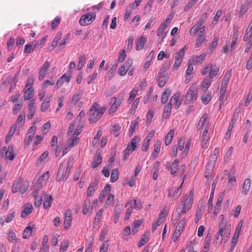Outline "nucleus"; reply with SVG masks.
Returning a JSON list of instances; mask_svg holds the SVG:
<instances>
[{"label":"nucleus","instance_id":"nucleus-1","mask_svg":"<svg viewBox=\"0 0 252 252\" xmlns=\"http://www.w3.org/2000/svg\"><path fill=\"white\" fill-rule=\"evenodd\" d=\"M193 193L191 191L189 195L186 194L181 198L177 208V211L179 210V215L186 214L191 209L193 202Z\"/></svg>","mask_w":252,"mask_h":252},{"label":"nucleus","instance_id":"nucleus-2","mask_svg":"<svg viewBox=\"0 0 252 252\" xmlns=\"http://www.w3.org/2000/svg\"><path fill=\"white\" fill-rule=\"evenodd\" d=\"M106 110L105 107H100L97 103H94L90 109V117L89 121L90 123L97 121L102 116Z\"/></svg>","mask_w":252,"mask_h":252},{"label":"nucleus","instance_id":"nucleus-3","mask_svg":"<svg viewBox=\"0 0 252 252\" xmlns=\"http://www.w3.org/2000/svg\"><path fill=\"white\" fill-rule=\"evenodd\" d=\"M96 18V15L93 12L87 13L82 15L79 20V23L82 26L89 25L94 21Z\"/></svg>","mask_w":252,"mask_h":252},{"label":"nucleus","instance_id":"nucleus-4","mask_svg":"<svg viewBox=\"0 0 252 252\" xmlns=\"http://www.w3.org/2000/svg\"><path fill=\"white\" fill-rule=\"evenodd\" d=\"M5 154L6 159L12 161L15 158L13 148L12 145L8 146L7 149L3 147L0 151V157H3Z\"/></svg>","mask_w":252,"mask_h":252},{"label":"nucleus","instance_id":"nucleus-5","mask_svg":"<svg viewBox=\"0 0 252 252\" xmlns=\"http://www.w3.org/2000/svg\"><path fill=\"white\" fill-rule=\"evenodd\" d=\"M28 188V186L22 184L21 179H18L13 184L12 191L14 193L20 191L21 193H23L27 190Z\"/></svg>","mask_w":252,"mask_h":252},{"label":"nucleus","instance_id":"nucleus-6","mask_svg":"<svg viewBox=\"0 0 252 252\" xmlns=\"http://www.w3.org/2000/svg\"><path fill=\"white\" fill-rule=\"evenodd\" d=\"M183 184V182L179 187L175 188L174 191H173V187H170L168 189V197L171 198L174 200H177L182 193V187Z\"/></svg>","mask_w":252,"mask_h":252},{"label":"nucleus","instance_id":"nucleus-7","mask_svg":"<svg viewBox=\"0 0 252 252\" xmlns=\"http://www.w3.org/2000/svg\"><path fill=\"white\" fill-rule=\"evenodd\" d=\"M197 90L193 87H190L187 91L186 99L191 102H194L197 100Z\"/></svg>","mask_w":252,"mask_h":252},{"label":"nucleus","instance_id":"nucleus-8","mask_svg":"<svg viewBox=\"0 0 252 252\" xmlns=\"http://www.w3.org/2000/svg\"><path fill=\"white\" fill-rule=\"evenodd\" d=\"M72 219V212L70 210H66L64 213L63 226L65 229H68L71 224Z\"/></svg>","mask_w":252,"mask_h":252},{"label":"nucleus","instance_id":"nucleus-9","mask_svg":"<svg viewBox=\"0 0 252 252\" xmlns=\"http://www.w3.org/2000/svg\"><path fill=\"white\" fill-rule=\"evenodd\" d=\"M181 94L180 92H177L170 99L169 102H171V104H174V108L176 109H179L180 107L182 102V99H180Z\"/></svg>","mask_w":252,"mask_h":252},{"label":"nucleus","instance_id":"nucleus-10","mask_svg":"<svg viewBox=\"0 0 252 252\" xmlns=\"http://www.w3.org/2000/svg\"><path fill=\"white\" fill-rule=\"evenodd\" d=\"M209 126L208 124H206L205 126V129L203 130V131L201 132L200 138L201 140V147L203 148L206 144L207 143L209 139V135L208 133V130Z\"/></svg>","mask_w":252,"mask_h":252},{"label":"nucleus","instance_id":"nucleus-11","mask_svg":"<svg viewBox=\"0 0 252 252\" xmlns=\"http://www.w3.org/2000/svg\"><path fill=\"white\" fill-rule=\"evenodd\" d=\"M226 227L225 223L222 221L220 223L219 226V230L216 234V239L217 243L221 244L223 239V233Z\"/></svg>","mask_w":252,"mask_h":252},{"label":"nucleus","instance_id":"nucleus-12","mask_svg":"<svg viewBox=\"0 0 252 252\" xmlns=\"http://www.w3.org/2000/svg\"><path fill=\"white\" fill-rule=\"evenodd\" d=\"M50 63L47 61H45L39 71L38 79L42 80L46 76L48 69L50 66Z\"/></svg>","mask_w":252,"mask_h":252},{"label":"nucleus","instance_id":"nucleus-13","mask_svg":"<svg viewBox=\"0 0 252 252\" xmlns=\"http://www.w3.org/2000/svg\"><path fill=\"white\" fill-rule=\"evenodd\" d=\"M98 182L97 180L92 181L90 183L86 191V195L87 196H92L93 195L94 192L98 189Z\"/></svg>","mask_w":252,"mask_h":252},{"label":"nucleus","instance_id":"nucleus-14","mask_svg":"<svg viewBox=\"0 0 252 252\" xmlns=\"http://www.w3.org/2000/svg\"><path fill=\"white\" fill-rule=\"evenodd\" d=\"M122 103H121L116 97L114 96L111 98V107L109 110V114H112L115 112H116L118 109V108L121 105Z\"/></svg>","mask_w":252,"mask_h":252},{"label":"nucleus","instance_id":"nucleus-15","mask_svg":"<svg viewBox=\"0 0 252 252\" xmlns=\"http://www.w3.org/2000/svg\"><path fill=\"white\" fill-rule=\"evenodd\" d=\"M205 26H201L197 23L192 26L189 31L191 35H195L197 32L200 33H203L205 31Z\"/></svg>","mask_w":252,"mask_h":252},{"label":"nucleus","instance_id":"nucleus-16","mask_svg":"<svg viewBox=\"0 0 252 252\" xmlns=\"http://www.w3.org/2000/svg\"><path fill=\"white\" fill-rule=\"evenodd\" d=\"M102 162V157L100 153L97 151L96 152L94 159L92 163V167L94 168L97 167Z\"/></svg>","mask_w":252,"mask_h":252},{"label":"nucleus","instance_id":"nucleus-17","mask_svg":"<svg viewBox=\"0 0 252 252\" xmlns=\"http://www.w3.org/2000/svg\"><path fill=\"white\" fill-rule=\"evenodd\" d=\"M33 210V207L31 203H26L24 207V210L21 212V216L22 218H25L30 215Z\"/></svg>","mask_w":252,"mask_h":252},{"label":"nucleus","instance_id":"nucleus-18","mask_svg":"<svg viewBox=\"0 0 252 252\" xmlns=\"http://www.w3.org/2000/svg\"><path fill=\"white\" fill-rule=\"evenodd\" d=\"M173 104L171 102H169L164 107L162 113V118L164 119H168L171 114L172 107Z\"/></svg>","mask_w":252,"mask_h":252},{"label":"nucleus","instance_id":"nucleus-19","mask_svg":"<svg viewBox=\"0 0 252 252\" xmlns=\"http://www.w3.org/2000/svg\"><path fill=\"white\" fill-rule=\"evenodd\" d=\"M161 141L158 139L154 145V151L152 153V157L154 159L157 158L160 150Z\"/></svg>","mask_w":252,"mask_h":252},{"label":"nucleus","instance_id":"nucleus-20","mask_svg":"<svg viewBox=\"0 0 252 252\" xmlns=\"http://www.w3.org/2000/svg\"><path fill=\"white\" fill-rule=\"evenodd\" d=\"M168 79V76L167 75H159L157 76V80L158 82V85L159 87H163L165 85Z\"/></svg>","mask_w":252,"mask_h":252},{"label":"nucleus","instance_id":"nucleus-21","mask_svg":"<svg viewBox=\"0 0 252 252\" xmlns=\"http://www.w3.org/2000/svg\"><path fill=\"white\" fill-rule=\"evenodd\" d=\"M251 186V181L250 179H246L243 183L242 187V193L245 195H247L250 189Z\"/></svg>","mask_w":252,"mask_h":252},{"label":"nucleus","instance_id":"nucleus-22","mask_svg":"<svg viewBox=\"0 0 252 252\" xmlns=\"http://www.w3.org/2000/svg\"><path fill=\"white\" fill-rule=\"evenodd\" d=\"M147 41V38L144 36H141L136 41V50H139L142 49Z\"/></svg>","mask_w":252,"mask_h":252},{"label":"nucleus","instance_id":"nucleus-23","mask_svg":"<svg viewBox=\"0 0 252 252\" xmlns=\"http://www.w3.org/2000/svg\"><path fill=\"white\" fill-rule=\"evenodd\" d=\"M23 93L24 94V99L25 100L31 99L34 94V90L32 88H25L23 90Z\"/></svg>","mask_w":252,"mask_h":252},{"label":"nucleus","instance_id":"nucleus-24","mask_svg":"<svg viewBox=\"0 0 252 252\" xmlns=\"http://www.w3.org/2000/svg\"><path fill=\"white\" fill-rule=\"evenodd\" d=\"M7 239L11 243H18L20 239L16 237V235L12 230H10L7 234Z\"/></svg>","mask_w":252,"mask_h":252},{"label":"nucleus","instance_id":"nucleus-25","mask_svg":"<svg viewBox=\"0 0 252 252\" xmlns=\"http://www.w3.org/2000/svg\"><path fill=\"white\" fill-rule=\"evenodd\" d=\"M79 141V138L76 136H72V137L67 141V147L65 150H70L72 147L76 146Z\"/></svg>","mask_w":252,"mask_h":252},{"label":"nucleus","instance_id":"nucleus-26","mask_svg":"<svg viewBox=\"0 0 252 252\" xmlns=\"http://www.w3.org/2000/svg\"><path fill=\"white\" fill-rule=\"evenodd\" d=\"M35 104V100L33 99H32L30 101V103L29 105V113L28 115V119H32L35 112V107L34 106Z\"/></svg>","mask_w":252,"mask_h":252},{"label":"nucleus","instance_id":"nucleus-27","mask_svg":"<svg viewBox=\"0 0 252 252\" xmlns=\"http://www.w3.org/2000/svg\"><path fill=\"white\" fill-rule=\"evenodd\" d=\"M37 46V43L35 41L30 42L25 46L24 52L25 53H30L35 49Z\"/></svg>","mask_w":252,"mask_h":252},{"label":"nucleus","instance_id":"nucleus-28","mask_svg":"<svg viewBox=\"0 0 252 252\" xmlns=\"http://www.w3.org/2000/svg\"><path fill=\"white\" fill-rule=\"evenodd\" d=\"M139 141V138L137 136H134L131 139L130 142L127 144V147L134 151L137 148Z\"/></svg>","mask_w":252,"mask_h":252},{"label":"nucleus","instance_id":"nucleus-29","mask_svg":"<svg viewBox=\"0 0 252 252\" xmlns=\"http://www.w3.org/2000/svg\"><path fill=\"white\" fill-rule=\"evenodd\" d=\"M43 194L46 196L43 203V207L45 209H47L50 207L51 203L53 201V198L51 195H46L45 191H43Z\"/></svg>","mask_w":252,"mask_h":252},{"label":"nucleus","instance_id":"nucleus-30","mask_svg":"<svg viewBox=\"0 0 252 252\" xmlns=\"http://www.w3.org/2000/svg\"><path fill=\"white\" fill-rule=\"evenodd\" d=\"M70 170H71V168H70V166H67L66 167V170H65V172L64 173V174L63 175V177H60V174L62 172V169L60 168L59 169V171H58V176H57V179L60 181L62 179H63V181H66L69 175V173H70Z\"/></svg>","mask_w":252,"mask_h":252},{"label":"nucleus","instance_id":"nucleus-31","mask_svg":"<svg viewBox=\"0 0 252 252\" xmlns=\"http://www.w3.org/2000/svg\"><path fill=\"white\" fill-rule=\"evenodd\" d=\"M171 94V91L169 89H166L164 91L161 96V102L162 104L167 103Z\"/></svg>","mask_w":252,"mask_h":252},{"label":"nucleus","instance_id":"nucleus-32","mask_svg":"<svg viewBox=\"0 0 252 252\" xmlns=\"http://www.w3.org/2000/svg\"><path fill=\"white\" fill-rule=\"evenodd\" d=\"M83 94L84 91L82 90L79 91L75 93L73 95L70 103L71 104H76L80 100Z\"/></svg>","mask_w":252,"mask_h":252},{"label":"nucleus","instance_id":"nucleus-33","mask_svg":"<svg viewBox=\"0 0 252 252\" xmlns=\"http://www.w3.org/2000/svg\"><path fill=\"white\" fill-rule=\"evenodd\" d=\"M130 205L133 207V209L139 210L142 208V203L141 202H137L136 199L133 200L129 201L126 203V207H127Z\"/></svg>","mask_w":252,"mask_h":252},{"label":"nucleus","instance_id":"nucleus-34","mask_svg":"<svg viewBox=\"0 0 252 252\" xmlns=\"http://www.w3.org/2000/svg\"><path fill=\"white\" fill-rule=\"evenodd\" d=\"M174 135V130L170 129L165 137L164 142L166 145H169L171 144Z\"/></svg>","mask_w":252,"mask_h":252},{"label":"nucleus","instance_id":"nucleus-35","mask_svg":"<svg viewBox=\"0 0 252 252\" xmlns=\"http://www.w3.org/2000/svg\"><path fill=\"white\" fill-rule=\"evenodd\" d=\"M48 241V237L47 235H44L42 241V246L40 248V252H47L49 249V246L47 245Z\"/></svg>","mask_w":252,"mask_h":252},{"label":"nucleus","instance_id":"nucleus-36","mask_svg":"<svg viewBox=\"0 0 252 252\" xmlns=\"http://www.w3.org/2000/svg\"><path fill=\"white\" fill-rule=\"evenodd\" d=\"M212 99V95L210 93L207 91L204 92V94L201 96L202 102L206 105L209 103Z\"/></svg>","mask_w":252,"mask_h":252},{"label":"nucleus","instance_id":"nucleus-37","mask_svg":"<svg viewBox=\"0 0 252 252\" xmlns=\"http://www.w3.org/2000/svg\"><path fill=\"white\" fill-rule=\"evenodd\" d=\"M138 92V90L137 88H134L129 93V96L127 99V103L130 104L133 101L136 95Z\"/></svg>","mask_w":252,"mask_h":252},{"label":"nucleus","instance_id":"nucleus-38","mask_svg":"<svg viewBox=\"0 0 252 252\" xmlns=\"http://www.w3.org/2000/svg\"><path fill=\"white\" fill-rule=\"evenodd\" d=\"M211 84V79L208 78H205L203 79L201 84V88L203 90L204 92H206L210 86Z\"/></svg>","mask_w":252,"mask_h":252},{"label":"nucleus","instance_id":"nucleus-39","mask_svg":"<svg viewBox=\"0 0 252 252\" xmlns=\"http://www.w3.org/2000/svg\"><path fill=\"white\" fill-rule=\"evenodd\" d=\"M121 126L119 124H115L112 126L110 129V132L112 134L114 135L115 137L119 136Z\"/></svg>","mask_w":252,"mask_h":252},{"label":"nucleus","instance_id":"nucleus-40","mask_svg":"<svg viewBox=\"0 0 252 252\" xmlns=\"http://www.w3.org/2000/svg\"><path fill=\"white\" fill-rule=\"evenodd\" d=\"M208 118V115L207 113H204L203 116L201 117L198 125H197V128L198 129H202L203 126H205V124L206 122L207 119Z\"/></svg>","mask_w":252,"mask_h":252},{"label":"nucleus","instance_id":"nucleus-41","mask_svg":"<svg viewBox=\"0 0 252 252\" xmlns=\"http://www.w3.org/2000/svg\"><path fill=\"white\" fill-rule=\"evenodd\" d=\"M206 55L204 53L201 54L199 56H194L192 57V61L195 63L200 64L204 60Z\"/></svg>","mask_w":252,"mask_h":252},{"label":"nucleus","instance_id":"nucleus-42","mask_svg":"<svg viewBox=\"0 0 252 252\" xmlns=\"http://www.w3.org/2000/svg\"><path fill=\"white\" fill-rule=\"evenodd\" d=\"M51 97H47L46 98L45 100L42 103L41 106V111L42 112H46L48 108L49 107L50 105V102L51 101Z\"/></svg>","mask_w":252,"mask_h":252},{"label":"nucleus","instance_id":"nucleus-43","mask_svg":"<svg viewBox=\"0 0 252 252\" xmlns=\"http://www.w3.org/2000/svg\"><path fill=\"white\" fill-rule=\"evenodd\" d=\"M166 28L164 26L161 25L158 29L157 35L161 37V40H163L166 35L167 32H165Z\"/></svg>","mask_w":252,"mask_h":252},{"label":"nucleus","instance_id":"nucleus-44","mask_svg":"<svg viewBox=\"0 0 252 252\" xmlns=\"http://www.w3.org/2000/svg\"><path fill=\"white\" fill-rule=\"evenodd\" d=\"M179 164V161L178 159H175L172 163L170 167V172L172 175H174L177 171Z\"/></svg>","mask_w":252,"mask_h":252},{"label":"nucleus","instance_id":"nucleus-45","mask_svg":"<svg viewBox=\"0 0 252 252\" xmlns=\"http://www.w3.org/2000/svg\"><path fill=\"white\" fill-rule=\"evenodd\" d=\"M149 241V234L144 233L142 236L140 241L138 243V247L139 248L145 245Z\"/></svg>","mask_w":252,"mask_h":252},{"label":"nucleus","instance_id":"nucleus-46","mask_svg":"<svg viewBox=\"0 0 252 252\" xmlns=\"http://www.w3.org/2000/svg\"><path fill=\"white\" fill-rule=\"evenodd\" d=\"M133 9L134 8L132 7V4H129L128 6L126 8L124 17V20L125 21H127Z\"/></svg>","mask_w":252,"mask_h":252},{"label":"nucleus","instance_id":"nucleus-47","mask_svg":"<svg viewBox=\"0 0 252 252\" xmlns=\"http://www.w3.org/2000/svg\"><path fill=\"white\" fill-rule=\"evenodd\" d=\"M138 121L137 120L133 121L130 126V129L129 131V135L131 136L134 133L135 129L138 128Z\"/></svg>","mask_w":252,"mask_h":252},{"label":"nucleus","instance_id":"nucleus-48","mask_svg":"<svg viewBox=\"0 0 252 252\" xmlns=\"http://www.w3.org/2000/svg\"><path fill=\"white\" fill-rule=\"evenodd\" d=\"M32 232V228L31 226L26 227L23 231V237L24 239L29 238Z\"/></svg>","mask_w":252,"mask_h":252},{"label":"nucleus","instance_id":"nucleus-49","mask_svg":"<svg viewBox=\"0 0 252 252\" xmlns=\"http://www.w3.org/2000/svg\"><path fill=\"white\" fill-rule=\"evenodd\" d=\"M142 222V220H136L133 221L132 227V232L133 234L136 233L138 231V228Z\"/></svg>","mask_w":252,"mask_h":252},{"label":"nucleus","instance_id":"nucleus-50","mask_svg":"<svg viewBox=\"0 0 252 252\" xmlns=\"http://www.w3.org/2000/svg\"><path fill=\"white\" fill-rule=\"evenodd\" d=\"M210 71L209 72V78L210 79H213L218 74L220 69L218 67L215 66L210 68Z\"/></svg>","mask_w":252,"mask_h":252},{"label":"nucleus","instance_id":"nucleus-51","mask_svg":"<svg viewBox=\"0 0 252 252\" xmlns=\"http://www.w3.org/2000/svg\"><path fill=\"white\" fill-rule=\"evenodd\" d=\"M119 172L118 169H114L112 170L110 178V181L114 183L117 181L119 178Z\"/></svg>","mask_w":252,"mask_h":252},{"label":"nucleus","instance_id":"nucleus-52","mask_svg":"<svg viewBox=\"0 0 252 252\" xmlns=\"http://www.w3.org/2000/svg\"><path fill=\"white\" fill-rule=\"evenodd\" d=\"M16 125L13 126L11 127L10 130L8 132V134L6 136L5 142L6 143H8L9 142V141L11 140V138L12 136L13 135V134H14V133L16 131Z\"/></svg>","mask_w":252,"mask_h":252},{"label":"nucleus","instance_id":"nucleus-53","mask_svg":"<svg viewBox=\"0 0 252 252\" xmlns=\"http://www.w3.org/2000/svg\"><path fill=\"white\" fill-rule=\"evenodd\" d=\"M186 220V218H183L178 223L176 227L175 230L181 233L184 229Z\"/></svg>","mask_w":252,"mask_h":252},{"label":"nucleus","instance_id":"nucleus-54","mask_svg":"<svg viewBox=\"0 0 252 252\" xmlns=\"http://www.w3.org/2000/svg\"><path fill=\"white\" fill-rule=\"evenodd\" d=\"M249 9V3H245L241 6L240 11L239 17L240 18L242 17L244 14L246 13Z\"/></svg>","mask_w":252,"mask_h":252},{"label":"nucleus","instance_id":"nucleus-55","mask_svg":"<svg viewBox=\"0 0 252 252\" xmlns=\"http://www.w3.org/2000/svg\"><path fill=\"white\" fill-rule=\"evenodd\" d=\"M62 35V32H58L57 34L56 35V36H55L54 39H53V40L52 42V44H51V46L53 47V48H54L55 47H56L57 46L59 40L61 39Z\"/></svg>","mask_w":252,"mask_h":252},{"label":"nucleus","instance_id":"nucleus-56","mask_svg":"<svg viewBox=\"0 0 252 252\" xmlns=\"http://www.w3.org/2000/svg\"><path fill=\"white\" fill-rule=\"evenodd\" d=\"M170 67V64L168 63H164L161 68L160 69L158 72L159 75H166V72L169 69Z\"/></svg>","mask_w":252,"mask_h":252},{"label":"nucleus","instance_id":"nucleus-57","mask_svg":"<svg viewBox=\"0 0 252 252\" xmlns=\"http://www.w3.org/2000/svg\"><path fill=\"white\" fill-rule=\"evenodd\" d=\"M231 70L230 69V70H228L226 72L225 75H224V77H223L222 81V83L225 84H228V82L230 80V79L231 78Z\"/></svg>","mask_w":252,"mask_h":252},{"label":"nucleus","instance_id":"nucleus-58","mask_svg":"<svg viewBox=\"0 0 252 252\" xmlns=\"http://www.w3.org/2000/svg\"><path fill=\"white\" fill-rule=\"evenodd\" d=\"M25 115H19L17 119L16 125L20 126H22L25 124Z\"/></svg>","mask_w":252,"mask_h":252},{"label":"nucleus","instance_id":"nucleus-59","mask_svg":"<svg viewBox=\"0 0 252 252\" xmlns=\"http://www.w3.org/2000/svg\"><path fill=\"white\" fill-rule=\"evenodd\" d=\"M43 137L39 135H36L35 137L34 140L33 142L32 147L33 149H35L36 148L37 146L40 143V142L42 141Z\"/></svg>","mask_w":252,"mask_h":252},{"label":"nucleus","instance_id":"nucleus-60","mask_svg":"<svg viewBox=\"0 0 252 252\" xmlns=\"http://www.w3.org/2000/svg\"><path fill=\"white\" fill-rule=\"evenodd\" d=\"M61 22V18L59 16L56 17L52 21V28L55 30Z\"/></svg>","mask_w":252,"mask_h":252},{"label":"nucleus","instance_id":"nucleus-61","mask_svg":"<svg viewBox=\"0 0 252 252\" xmlns=\"http://www.w3.org/2000/svg\"><path fill=\"white\" fill-rule=\"evenodd\" d=\"M205 40V37L202 35H199L196 39L195 47V48L199 47Z\"/></svg>","mask_w":252,"mask_h":252},{"label":"nucleus","instance_id":"nucleus-62","mask_svg":"<svg viewBox=\"0 0 252 252\" xmlns=\"http://www.w3.org/2000/svg\"><path fill=\"white\" fill-rule=\"evenodd\" d=\"M65 98L64 96H61L58 99V106L56 110V112H58L63 105V101L65 100Z\"/></svg>","mask_w":252,"mask_h":252},{"label":"nucleus","instance_id":"nucleus-63","mask_svg":"<svg viewBox=\"0 0 252 252\" xmlns=\"http://www.w3.org/2000/svg\"><path fill=\"white\" fill-rule=\"evenodd\" d=\"M33 139V136L27 134L24 140V146H28Z\"/></svg>","mask_w":252,"mask_h":252},{"label":"nucleus","instance_id":"nucleus-64","mask_svg":"<svg viewBox=\"0 0 252 252\" xmlns=\"http://www.w3.org/2000/svg\"><path fill=\"white\" fill-rule=\"evenodd\" d=\"M108 232V228L107 227H104L101 230L100 233V236L99 240L100 241H103L105 239V237L107 234Z\"/></svg>","mask_w":252,"mask_h":252}]
</instances>
